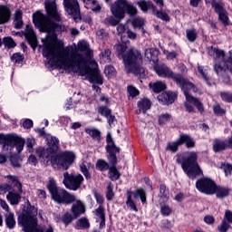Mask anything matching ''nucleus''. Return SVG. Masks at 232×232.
Returning <instances> with one entry per match:
<instances>
[{
    "instance_id": "obj_1",
    "label": "nucleus",
    "mask_w": 232,
    "mask_h": 232,
    "mask_svg": "<svg viewBox=\"0 0 232 232\" xmlns=\"http://www.w3.org/2000/svg\"><path fill=\"white\" fill-rule=\"evenodd\" d=\"M45 11L47 15L41 11H36L33 14V23L39 32L42 34H47L45 38L42 39L43 45H39V40H37V34L34 31V27L29 24L25 27L24 37L31 46L32 50L35 52L37 46L39 50L43 48L42 55L45 59L49 60L52 57L66 52L64 43L57 38V32L63 30V26L53 21L61 22V15L57 12V5L55 2H45Z\"/></svg>"
},
{
    "instance_id": "obj_2",
    "label": "nucleus",
    "mask_w": 232,
    "mask_h": 232,
    "mask_svg": "<svg viewBox=\"0 0 232 232\" xmlns=\"http://www.w3.org/2000/svg\"><path fill=\"white\" fill-rule=\"evenodd\" d=\"M70 49L65 48L64 53H60L58 55L51 57L48 61L51 63L52 68H60L61 70H72L77 73L80 72L81 75H87L91 84H104V78L97 68H92L88 65V60L83 57L82 53H73L71 57Z\"/></svg>"
},
{
    "instance_id": "obj_3",
    "label": "nucleus",
    "mask_w": 232,
    "mask_h": 232,
    "mask_svg": "<svg viewBox=\"0 0 232 232\" xmlns=\"http://www.w3.org/2000/svg\"><path fill=\"white\" fill-rule=\"evenodd\" d=\"M47 142V148L38 147L35 150L36 157L44 166H57L63 171L70 169V166L75 162V153L72 150H63L59 152L61 141L55 136H50Z\"/></svg>"
},
{
    "instance_id": "obj_4",
    "label": "nucleus",
    "mask_w": 232,
    "mask_h": 232,
    "mask_svg": "<svg viewBox=\"0 0 232 232\" xmlns=\"http://www.w3.org/2000/svg\"><path fill=\"white\" fill-rule=\"evenodd\" d=\"M128 43H130L129 40H121V44L114 45L117 55L122 58L127 73L144 77L146 75V68L140 65V63H142V53L133 47L128 50ZM126 50L128 51L126 52Z\"/></svg>"
},
{
    "instance_id": "obj_5",
    "label": "nucleus",
    "mask_w": 232,
    "mask_h": 232,
    "mask_svg": "<svg viewBox=\"0 0 232 232\" xmlns=\"http://www.w3.org/2000/svg\"><path fill=\"white\" fill-rule=\"evenodd\" d=\"M46 188L51 195L52 200L56 202V204H65L66 206H70V204H73L76 200L74 195L68 192L66 189L58 187L57 181H55L53 178H49Z\"/></svg>"
},
{
    "instance_id": "obj_6",
    "label": "nucleus",
    "mask_w": 232,
    "mask_h": 232,
    "mask_svg": "<svg viewBox=\"0 0 232 232\" xmlns=\"http://www.w3.org/2000/svg\"><path fill=\"white\" fill-rule=\"evenodd\" d=\"M198 160L197 152L191 151L187 157L182 158L181 161L177 160V163L181 164V168L188 179L195 180L197 177L202 175V169H200Z\"/></svg>"
},
{
    "instance_id": "obj_7",
    "label": "nucleus",
    "mask_w": 232,
    "mask_h": 232,
    "mask_svg": "<svg viewBox=\"0 0 232 232\" xmlns=\"http://www.w3.org/2000/svg\"><path fill=\"white\" fill-rule=\"evenodd\" d=\"M176 84H179L181 88L187 102H192L199 113H204V105L202 104V102H200L198 98H195L189 94L191 90H197V86H195L193 82L186 80L182 74H179V77L176 80Z\"/></svg>"
},
{
    "instance_id": "obj_8",
    "label": "nucleus",
    "mask_w": 232,
    "mask_h": 232,
    "mask_svg": "<svg viewBox=\"0 0 232 232\" xmlns=\"http://www.w3.org/2000/svg\"><path fill=\"white\" fill-rule=\"evenodd\" d=\"M35 210V207L32 206L30 200L27 199V207L26 209H23L22 213L19 214L17 218V224L20 227H23V231L32 227L33 226L39 224V219H37V216L34 214Z\"/></svg>"
},
{
    "instance_id": "obj_9",
    "label": "nucleus",
    "mask_w": 232,
    "mask_h": 232,
    "mask_svg": "<svg viewBox=\"0 0 232 232\" xmlns=\"http://www.w3.org/2000/svg\"><path fill=\"white\" fill-rule=\"evenodd\" d=\"M24 139L15 134H4L0 133V144L3 145L4 151H8V149L16 148V151L21 153L24 148Z\"/></svg>"
},
{
    "instance_id": "obj_10",
    "label": "nucleus",
    "mask_w": 232,
    "mask_h": 232,
    "mask_svg": "<svg viewBox=\"0 0 232 232\" xmlns=\"http://www.w3.org/2000/svg\"><path fill=\"white\" fill-rule=\"evenodd\" d=\"M185 144L188 150H191V148H195L196 142L190 135L186 133H181L179 139L176 141L169 142L166 147L167 151H170L171 153H177L179 151V147Z\"/></svg>"
},
{
    "instance_id": "obj_11",
    "label": "nucleus",
    "mask_w": 232,
    "mask_h": 232,
    "mask_svg": "<svg viewBox=\"0 0 232 232\" xmlns=\"http://www.w3.org/2000/svg\"><path fill=\"white\" fill-rule=\"evenodd\" d=\"M82 182H84V177L81 174L75 176L73 174H70L68 171L63 173V184L67 189L77 191V189L81 188Z\"/></svg>"
},
{
    "instance_id": "obj_12",
    "label": "nucleus",
    "mask_w": 232,
    "mask_h": 232,
    "mask_svg": "<svg viewBox=\"0 0 232 232\" xmlns=\"http://www.w3.org/2000/svg\"><path fill=\"white\" fill-rule=\"evenodd\" d=\"M216 184L217 182L211 178H199L196 181V189H198L199 193H203V195H212Z\"/></svg>"
},
{
    "instance_id": "obj_13",
    "label": "nucleus",
    "mask_w": 232,
    "mask_h": 232,
    "mask_svg": "<svg viewBox=\"0 0 232 232\" xmlns=\"http://www.w3.org/2000/svg\"><path fill=\"white\" fill-rule=\"evenodd\" d=\"M63 6L74 21L81 19V5L78 0H63Z\"/></svg>"
},
{
    "instance_id": "obj_14",
    "label": "nucleus",
    "mask_w": 232,
    "mask_h": 232,
    "mask_svg": "<svg viewBox=\"0 0 232 232\" xmlns=\"http://www.w3.org/2000/svg\"><path fill=\"white\" fill-rule=\"evenodd\" d=\"M154 70L159 77L171 79L174 82H177L179 77L180 76V73L173 72V71L166 64L156 65Z\"/></svg>"
},
{
    "instance_id": "obj_15",
    "label": "nucleus",
    "mask_w": 232,
    "mask_h": 232,
    "mask_svg": "<svg viewBox=\"0 0 232 232\" xmlns=\"http://www.w3.org/2000/svg\"><path fill=\"white\" fill-rule=\"evenodd\" d=\"M212 8L215 13L218 14V21L224 24V26H229V16H227V11L224 8V4L212 0Z\"/></svg>"
},
{
    "instance_id": "obj_16",
    "label": "nucleus",
    "mask_w": 232,
    "mask_h": 232,
    "mask_svg": "<svg viewBox=\"0 0 232 232\" xmlns=\"http://www.w3.org/2000/svg\"><path fill=\"white\" fill-rule=\"evenodd\" d=\"M127 0H116L111 5V12L116 19H124L126 17Z\"/></svg>"
},
{
    "instance_id": "obj_17",
    "label": "nucleus",
    "mask_w": 232,
    "mask_h": 232,
    "mask_svg": "<svg viewBox=\"0 0 232 232\" xmlns=\"http://www.w3.org/2000/svg\"><path fill=\"white\" fill-rule=\"evenodd\" d=\"M107 145L105 146L106 158L107 157H117L121 153V147H118L111 138V134L108 133L106 136Z\"/></svg>"
},
{
    "instance_id": "obj_18",
    "label": "nucleus",
    "mask_w": 232,
    "mask_h": 232,
    "mask_svg": "<svg viewBox=\"0 0 232 232\" xmlns=\"http://www.w3.org/2000/svg\"><path fill=\"white\" fill-rule=\"evenodd\" d=\"M106 159L111 165L110 169H108L111 180H119V179H121V172L119 171V169H117V164L119 161L117 156H111L107 157Z\"/></svg>"
},
{
    "instance_id": "obj_19",
    "label": "nucleus",
    "mask_w": 232,
    "mask_h": 232,
    "mask_svg": "<svg viewBox=\"0 0 232 232\" xmlns=\"http://www.w3.org/2000/svg\"><path fill=\"white\" fill-rule=\"evenodd\" d=\"M177 97H179L177 92L167 91L158 95V101L159 102H161L163 106H170V104H173V102L177 101Z\"/></svg>"
},
{
    "instance_id": "obj_20",
    "label": "nucleus",
    "mask_w": 232,
    "mask_h": 232,
    "mask_svg": "<svg viewBox=\"0 0 232 232\" xmlns=\"http://www.w3.org/2000/svg\"><path fill=\"white\" fill-rule=\"evenodd\" d=\"M127 195L132 197L134 199L140 198L141 204H148V194L146 189L142 187H136L133 191L128 190Z\"/></svg>"
},
{
    "instance_id": "obj_21",
    "label": "nucleus",
    "mask_w": 232,
    "mask_h": 232,
    "mask_svg": "<svg viewBox=\"0 0 232 232\" xmlns=\"http://www.w3.org/2000/svg\"><path fill=\"white\" fill-rule=\"evenodd\" d=\"M230 193L231 188H229V187L220 186L217 183L214 186V189L212 190V195H216V198H218L219 200H224V198H227Z\"/></svg>"
},
{
    "instance_id": "obj_22",
    "label": "nucleus",
    "mask_w": 232,
    "mask_h": 232,
    "mask_svg": "<svg viewBox=\"0 0 232 232\" xmlns=\"http://www.w3.org/2000/svg\"><path fill=\"white\" fill-rule=\"evenodd\" d=\"M71 213H72V216L76 219L79 218L81 215H84L86 213V207L84 206V203H82L81 199H77L76 203L72 205Z\"/></svg>"
},
{
    "instance_id": "obj_23",
    "label": "nucleus",
    "mask_w": 232,
    "mask_h": 232,
    "mask_svg": "<svg viewBox=\"0 0 232 232\" xmlns=\"http://www.w3.org/2000/svg\"><path fill=\"white\" fill-rule=\"evenodd\" d=\"M12 19V11L7 5H0V24H6Z\"/></svg>"
},
{
    "instance_id": "obj_24",
    "label": "nucleus",
    "mask_w": 232,
    "mask_h": 232,
    "mask_svg": "<svg viewBox=\"0 0 232 232\" xmlns=\"http://www.w3.org/2000/svg\"><path fill=\"white\" fill-rule=\"evenodd\" d=\"M139 8L143 12V14H148V10L155 11L156 5H154L151 0H140L137 2Z\"/></svg>"
},
{
    "instance_id": "obj_25",
    "label": "nucleus",
    "mask_w": 232,
    "mask_h": 232,
    "mask_svg": "<svg viewBox=\"0 0 232 232\" xmlns=\"http://www.w3.org/2000/svg\"><path fill=\"white\" fill-rule=\"evenodd\" d=\"M145 57L150 61V63L157 64V63H159V50L156 48L145 50Z\"/></svg>"
},
{
    "instance_id": "obj_26",
    "label": "nucleus",
    "mask_w": 232,
    "mask_h": 232,
    "mask_svg": "<svg viewBox=\"0 0 232 232\" xmlns=\"http://www.w3.org/2000/svg\"><path fill=\"white\" fill-rule=\"evenodd\" d=\"M140 111L146 113L148 110H151V101L148 98H141L137 103Z\"/></svg>"
},
{
    "instance_id": "obj_27",
    "label": "nucleus",
    "mask_w": 232,
    "mask_h": 232,
    "mask_svg": "<svg viewBox=\"0 0 232 232\" xmlns=\"http://www.w3.org/2000/svg\"><path fill=\"white\" fill-rule=\"evenodd\" d=\"M225 150H228L227 141L216 140L213 144V150L215 153H220V151H225Z\"/></svg>"
},
{
    "instance_id": "obj_28",
    "label": "nucleus",
    "mask_w": 232,
    "mask_h": 232,
    "mask_svg": "<svg viewBox=\"0 0 232 232\" xmlns=\"http://www.w3.org/2000/svg\"><path fill=\"white\" fill-rule=\"evenodd\" d=\"M6 198L11 206H17L21 202V195L17 192H12V190L8 191Z\"/></svg>"
},
{
    "instance_id": "obj_29",
    "label": "nucleus",
    "mask_w": 232,
    "mask_h": 232,
    "mask_svg": "<svg viewBox=\"0 0 232 232\" xmlns=\"http://www.w3.org/2000/svg\"><path fill=\"white\" fill-rule=\"evenodd\" d=\"M149 86H150V89L152 90L154 93H161V92H164V90L168 88L166 83L160 81L156 82L154 83H150Z\"/></svg>"
},
{
    "instance_id": "obj_30",
    "label": "nucleus",
    "mask_w": 232,
    "mask_h": 232,
    "mask_svg": "<svg viewBox=\"0 0 232 232\" xmlns=\"http://www.w3.org/2000/svg\"><path fill=\"white\" fill-rule=\"evenodd\" d=\"M84 131L85 133H87V135H90V137H92L93 140H96V142H101L102 140L101 130L97 129L85 128Z\"/></svg>"
},
{
    "instance_id": "obj_31",
    "label": "nucleus",
    "mask_w": 232,
    "mask_h": 232,
    "mask_svg": "<svg viewBox=\"0 0 232 232\" xmlns=\"http://www.w3.org/2000/svg\"><path fill=\"white\" fill-rule=\"evenodd\" d=\"M111 167L110 161H106L105 160L99 159L96 161V169L98 171H108Z\"/></svg>"
},
{
    "instance_id": "obj_32",
    "label": "nucleus",
    "mask_w": 232,
    "mask_h": 232,
    "mask_svg": "<svg viewBox=\"0 0 232 232\" xmlns=\"http://www.w3.org/2000/svg\"><path fill=\"white\" fill-rule=\"evenodd\" d=\"M3 44L5 46V50H14L17 46V43L12 36H5L3 38Z\"/></svg>"
},
{
    "instance_id": "obj_33",
    "label": "nucleus",
    "mask_w": 232,
    "mask_h": 232,
    "mask_svg": "<svg viewBox=\"0 0 232 232\" xmlns=\"http://www.w3.org/2000/svg\"><path fill=\"white\" fill-rule=\"evenodd\" d=\"M152 15H155V17L160 19L161 21H165L166 23H169L170 19L169 14L166 13V11L157 10V5L154 11H152Z\"/></svg>"
},
{
    "instance_id": "obj_34",
    "label": "nucleus",
    "mask_w": 232,
    "mask_h": 232,
    "mask_svg": "<svg viewBox=\"0 0 232 232\" xmlns=\"http://www.w3.org/2000/svg\"><path fill=\"white\" fill-rule=\"evenodd\" d=\"M5 222L7 229H14L16 224L14 213L10 212L9 214H6Z\"/></svg>"
},
{
    "instance_id": "obj_35",
    "label": "nucleus",
    "mask_w": 232,
    "mask_h": 232,
    "mask_svg": "<svg viewBox=\"0 0 232 232\" xmlns=\"http://www.w3.org/2000/svg\"><path fill=\"white\" fill-rule=\"evenodd\" d=\"M24 232H53V227L50 226L45 231L43 227H39V223L29 227V228H25Z\"/></svg>"
},
{
    "instance_id": "obj_36",
    "label": "nucleus",
    "mask_w": 232,
    "mask_h": 232,
    "mask_svg": "<svg viewBox=\"0 0 232 232\" xmlns=\"http://www.w3.org/2000/svg\"><path fill=\"white\" fill-rule=\"evenodd\" d=\"M131 24L133 26V28L135 29H139L141 31V34H146V29H144V19L142 18H134L131 22Z\"/></svg>"
},
{
    "instance_id": "obj_37",
    "label": "nucleus",
    "mask_w": 232,
    "mask_h": 232,
    "mask_svg": "<svg viewBox=\"0 0 232 232\" xmlns=\"http://www.w3.org/2000/svg\"><path fill=\"white\" fill-rule=\"evenodd\" d=\"M82 3L85 5V8H88V5H92V12H95L96 14H99L102 7L101 5L97 4V0H82Z\"/></svg>"
},
{
    "instance_id": "obj_38",
    "label": "nucleus",
    "mask_w": 232,
    "mask_h": 232,
    "mask_svg": "<svg viewBox=\"0 0 232 232\" xmlns=\"http://www.w3.org/2000/svg\"><path fill=\"white\" fill-rule=\"evenodd\" d=\"M61 220L65 227H68V226H70L73 220H77V218L69 212H66L62 216Z\"/></svg>"
},
{
    "instance_id": "obj_39",
    "label": "nucleus",
    "mask_w": 232,
    "mask_h": 232,
    "mask_svg": "<svg viewBox=\"0 0 232 232\" xmlns=\"http://www.w3.org/2000/svg\"><path fill=\"white\" fill-rule=\"evenodd\" d=\"M90 229V220L87 218H81L76 221L75 229Z\"/></svg>"
},
{
    "instance_id": "obj_40",
    "label": "nucleus",
    "mask_w": 232,
    "mask_h": 232,
    "mask_svg": "<svg viewBox=\"0 0 232 232\" xmlns=\"http://www.w3.org/2000/svg\"><path fill=\"white\" fill-rule=\"evenodd\" d=\"M160 198H163L165 202H168V200H169V188H168L166 184L160 185Z\"/></svg>"
},
{
    "instance_id": "obj_41",
    "label": "nucleus",
    "mask_w": 232,
    "mask_h": 232,
    "mask_svg": "<svg viewBox=\"0 0 232 232\" xmlns=\"http://www.w3.org/2000/svg\"><path fill=\"white\" fill-rule=\"evenodd\" d=\"M125 14H128V15H130V17H135V15L138 14L137 7L129 3L128 0L125 5Z\"/></svg>"
},
{
    "instance_id": "obj_42",
    "label": "nucleus",
    "mask_w": 232,
    "mask_h": 232,
    "mask_svg": "<svg viewBox=\"0 0 232 232\" xmlns=\"http://www.w3.org/2000/svg\"><path fill=\"white\" fill-rule=\"evenodd\" d=\"M11 61L14 64H23L24 62V54H22L21 53H14L11 55Z\"/></svg>"
},
{
    "instance_id": "obj_43",
    "label": "nucleus",
    "mask_w": 232,
    "mask_h": 232,
    "mask_svg": "<svg viewBox=\"0 0 232 232\" xmlns=\"http://www.w3.org/2000/svg\"><path fill=\"white\" fill-rule=\"evenodd\" d=\"M122 19L116 18L115 16H109L104 19V24L106 26H117Z\"/></svg>"
},
{
    "instance_id": "obj_44",
    "label": "nucleus",
    "mask_w": 232,
    "mask_h": 232,
    "mask_svg": "<svg viewBox=\"0 0 232 232\" xmlns=\"http://www.w3.org/2000/svg\"><path fill=\"white\" fill-rule=\"evenodd\" d=\"M171 121V114L169 113H162L158 118L159 126H164V124H168Z\"/></svg>"
},
{
    "instance_id": "obj_45",
    "label": "nucleus",
    "mask_w": 232,
    "mask_h": 232,
    "mask_svg": "<svg viewBox=\"0 0 232 232\" xmlns=\"http://www.w3.org/2000/svg\"><path fill=\"white\" fill-rule=\"evenodd\" d=\"M209 53H212V55H216L217 59H220V57H226V53L224 52V50H220L218 49V47L210 46Z\"/></svg>"
},
{
    "instance_id": "obj_46",
    "label": "nucleus",
    "mask_w": 232,
    "mask_h": 232,
    "mask_svg": "<svg viewBox=\"0 0 232 232\" xmlns=\"http://www.w3.org/2000/svg\"><path fill=\"white\" fill-rule=\"evenodd\" d=\"M220 98L223 102H227L228 104H232V92H221Z\"/></svg>"
},
{
    "instance_id": "obj_47",
    "label": "nucleus",
    "mask_w": 232,
    "mask_h": 232,
    "mask_svg": "<svg viewBox=\"0 0 232 232\" xmlns=\"http://www.w3.org/2000/svg\"><path fill=\"white\" fill-rule=\"evenodd\" d=\"M187 39L189 43H195L197 41V30L196 29H188L186 31Z\"/></svg>"
},
{
    "instance_id": "obj_48",
    "label": "nucleus",
    "mask_w": 232,
    "mask_h": 232,
    "mask_svg": "<svg viewBox=\"0 0 232 232\" xmlns=\"http://www.w3.org/2000/svg\"><path fill=\"white\" fill-rule=\"evenodd\" d=\"M126 206L132 209V211H139V208H137V205L135 204L133 198L130 196V194H127Z\"/></svg>"
},
{
    "instance_id": "obj_49",
    "label": "nucleus",
    "mask_w": 232,
    "mask_h": 232,
    "mask_svg": "<svg viewBox=\"0 0 232 232\" xmlns=\"http://www.w3.org/2000/svg\"><path fill=\"white\" fill-rule=\"evenodd\" d=\"M101 57L104 61V63H111V50L105 49L101 53Z\"/></svg>"
},
{
    "instance_id": "obj_50",
    "label": "nucleus",
    "mask_w": 232,
    "mask_h": 232,
    "mask_svg": "<svg viewBox=\"0 0 232 232\" xmlns=\"http://www.w3.org/2000/svg\"><path fill=\"white\" fill-rule=\"evenodd\" d=\"M160 211L162 217H169L173 210L171 209V208H169V205L163 204L160 206Z\"/></svg>"
},
{
    "instance_id": "obj_51",
    "label": "nucleus",
    "mask_w": 232,
    "mask_h": 232,
    "mask_svg": "<svg viewBox=\"0 0 232 232\" xmlns=\"http://www.w3.org/2000/svg\"><path fill=\"white\" fill-rule=\"evenodd\" d=\"M98 113L102 115V117H108L111 113V109L108 108V106H100L98 108Z\"/></svg>"
},
{
    "instance_id": "obj_52",
    "label": "nucleus",
    "mask_w": 232,
    "mask_h": 232,
    "mask_svg": "<svg viewBox=\"0 0 232 232\" xmlns=\"http://www.w3.org/2000/svg\"><path fill=\"white\" fill-rule=\"evenodd\" d=\"M80 171H82V173L85 177L86 180H90V179H92V174L90 173L88 167H86V164L82 163L80 165Z\"/></svg>"
},
{
    "instance_id": "obj_53",
    "label": "nucleus",
    "mask_w": 232,
    "mask_h": 232,
    "mask_svg": "<svg viewBox=\"0 0 232 232\" xmlns=\"http://www.w3.org/2000/svg\"><path fill=\"white\" fill-rule=\"evenodd\" d=\"M10 180L12 181V183L14 184V187L18 189V191H20V193L23 192V184L21 183V181H19V179H17V178H15V176H9Z\"/></svg>"
},
{
    "instance_id": "obj_54",
    "label": "nucleus",
    "mask_w": 232,
    "mask_h": 232,
    "mask_svg": "<svg viewBox=\"0 0 232 232\" xmlns=\"http://www.w3.org/2000/svg\"><path fill=\"white\" fill-rule=\"evenodd\" d=\"M127 92L130 94V97L135 98L138 97V95H140V92L139 89H136L133 85H129L127 87Z\"/></svg>"
},
{
    "instance_id": "obj_55",
    "label": "nucleus",
    "mask_w": 232,
    "mask_h": 232,
    "mask_svg": "<svg viewBox=\"0 0 232 232\" xmlns=\"http://www.w3.org/2000/svg\"><path fill=\"white\" fill-rule=\"evenodd\" d=\"M113 197H115V193H113V185L110 183L106 188V198L107 200H112Z\"/></svg>"
},
{
    "instance_id": "obj_56",
    "label": "nucleus",
    "mask_w": 232,
    "mask_h": 232,
    "mask_svg": "<svg viewBox=\"0 0 232 232\" xmlns=\"http://www.w3.org/2000/svg\"><path fill=\"white\" fill-rule=\"evenodd\" d=\"M230 227L231 225L226 219H223L221 225L218 227V232H227Z\"/></svg>"
},
{
    "instance_id": "obj_57",
    "label": "nucleus",
    "mask_w": 232,
    "mask_h": 232,
    "mask_svg": "<svg viewBox=\"0 0 232 232\" xmlns=\"http://www.w3.org/2000/svg\"><path fill=\"white\" fill-rule=\"evenodd\" d=\"M76 104H79V100L73 101V98H69L67 100V103L65 104V108H66V110H73V108H75Z\"/></svg>"
},
{
    "instance_id": "obj_58",
    "label": "nucleus",
    "mask_w": 232,
    "mask_h": 232,
    "mask_svg": "<svg viewBox=\"0 0 232 232\" xmlns=\"http://www.w3.org/2000/svg\"><path fill=\"white\" fill-rule=\"evenodd\" d=\"M106 77H113L115 75V67L112 65H107L104 70Z\"/></svg>"
},
{
    "instance_id": "obj_59",
    "label": "nucleus",
    "mask_w": 232,
    "mask_h": 232,
    "mask_svg": "<svg viewBox=\"0 0 232 232\" xmlns=\"http://www.w3.org/2000/svg\"><path fill=\"white\" fill-rule=\"evenodd\" d=\"M35 132L38 133L39 137L45 139V140H48L49 137H51L50 134L46 133V130H44V128L35 129Z\"/></svg>"
},
{
    "instance_id": "obj_60",
    "label": "nucleus",
    "mask_w": 232,
    "mask_h": 232,
    "mask_svg": "<svg viewBox=\"0 0 232 232\" xmlns=\"http://www.w3.org/2000/svg\"><path fill=\"white\" fill-rule=\"evenodd\" d=\"M117 32H118V35L121 36V41H123L124 38L126 37V35H124V34H126V32H128V31H126V26L122 25V24L118 25Z\"/></svg>"
},
{
    "instance_id": "obj_61",
    "label": "nucleus",
    "mask_w": 232,
    "mask_h": 232,
    "mask_svg": "<svg viewBox=\"0 0 232 232\" xmlns=\"http://www.w3.org/2000/svg\"><path fill=\"white\" fill-rule=\"evenodd\" d=\"M96 211V217H99L102 218H106V213L104 212V207L102 205H100L99 208L95 209Z\"/></svg>"
},
{
    "instance_id": "obj_62",
    "label": "nucleus",
    "mask_w": 232,
    "mask_h": 232,
    "mask_svg": "<svg viewBox=\"0 0 232 232\" xmlns=\"http://www.w3.org/2000/svg\"><path fill=\"white\" fill-rule=\"evenodd\" d=\"M222 169H223V171H224L226 177H227V175H231V173H232V165L231 164L223 163L222 164Z\"/></svg>"
},
{
    "instance_id": "obj_63",
    "label": "nucleus",
    "mask_w": 232,
    "mask_h": 232,
    "mask_svg": "<svg viewBox=\"0 0 232 232\" xmlns=\"http://www.w3.org/2000/svg\"><path fill=\"white\" fill-rule=\"evenodd\" d=\"M10 160H11V166L13 168H21V163L19 162V157L13 156L11 157Z\"/></svg>"
},
{
    "instance_id": "obj_64",
    "label": "nucleus",
    "mask_w": 232,
    "mask_h": 232,
    "mask_svg": "<svg viewBox=\"0 0 232 232\" xmlns=\"http://www.w3.org/2000/svg\"><path fill=\"white\" fill-rule=\"evenodd\" d=\"M90 48V45L86 42H79L78 43V50L79 52H86Z\"/></svg>"
}]
</instances>
